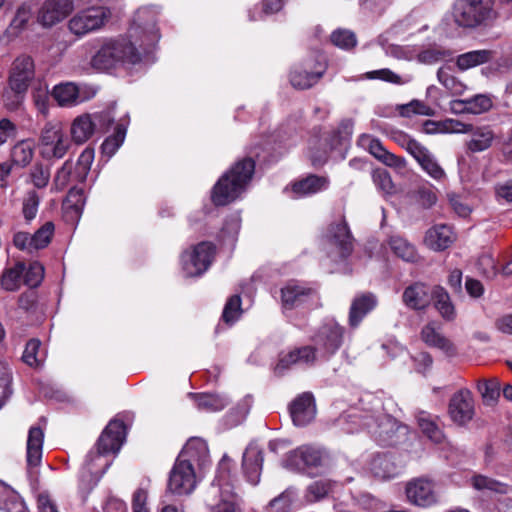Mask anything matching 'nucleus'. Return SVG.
<instances>
[{
  "mask_svg": "<svg viewBox=\"0 0 512 512\" xmlns=\"http://www.w3.org/2000/svg\"><path fill=\"white\" fill-rule=\"evenodd\" d=\"M315 359V349L311 346H305L283 355L279 360L277 368H287L292 364H312Z\"/></svg>",
  "mask_w": 512,
  "mask_h": 512,
  "instance_id": "obj_36",
  "label": "nucleus"
},
{
  "mask_svg": "<svg viewBox=\"0 0 512 512\" xmlns=\"http://www.w3.org/2000/svg\"><path fill=\"white\" fill-rule=\"evenodd\" d=\"M449 415L453 422L464 425L474 416V401L468 390H460L450 399Z\"/></svg>",
  "mask_w": 512,
  "mask_h": 512,
  "instance_id": "obj_21",
  "label": "nucleus"
},
{
  "mask_svg": "<svg viewBox=\"0 0 512 512\" xmlns=\"http://www.w3.org/2000/svg\"><path fill=\"white\" fill-rule=\"evenodd\" d=\"M40 153L46 159H61L71 147V140L60 123H46L39 138Z\"/></svg>",
  "mask_w": 512,
  "mask_h": 512,
  "instance_id": "obj_6",
  "label": "nucleus"
},
{
  "mask_svg": "<svg viewBox=\"0 0 512 512\" xmlns=\"http://www.w3.org/2000/svg\"><path fill=\"white\" fill-rule=\"evenodd\" d=\"M215 254V246L210 242H201L192 251L181 256L183 270L187 276H198L210 266Z\"/></svg>",
  "mask_w": 512,
  "mask_h": 512,
  "instance_id": "obj_9",
  "label": "nucleus"
},
{
  "mask_svg": "<svg viewBox=\"0 0 512 512\" xmlns=\"http://www.w3.org/2000/svg\"><path fill=\"white\" fill-rule=\"evenodd\" d=\"M374 184L384 193L391 194L394 191V184L389 172L385 169H375L372 173Z\"/></svg>",
  "mask_w": 512,
  "mask_h": 512,
  "instance_id": "obj_58",
  "label": "nucleus"
},
{
  "mask_svg": "<svg viewBox=\"0 0 512 512\" xmlns=\"http://www.w3.org/2000/svg\"><path fill=\"white\" fill-rule=\"evenodd\" d=\"M399 428L400 425L398 422L393 417L386 415L380 419L374 434L382 442L390 444L392 443L393 436L399 430Z\"/></svg>",
  "mask_w": 512,
  "mask_h": 512,
  "instance_id": "obj_48",
  "label": "nucleus"
},
{
  "mask_svg": "<svg viewBox=\"0 0 512 512\" xmlns=\"http://www.w3.org/2000/svg\"><path fill=\"white\" fill-rule=\"evenodd\" d=\"M34 149L29 141H21L17 143L11 152L12 161L18 166L25 167L33 159Z\"/></svg>",
  "mask_w": 512,
  "mask_h": 512,
  "instance_id": "obj_49",
  "label": "nucleus"
},
{
  "mask_svg": "<svg viewBox=\"0 0 512 512\" xmlns=\"http://www.w3.org/2000/svg\"><path fill=\"white\" fill-rule=\"evenodd\" d=\"M190 395L194 399L197 408L203 411H220L224 409L228 404L227 399L224 396L218 394L195 393Z\"/></svg>",
  "mask_w": 512,
  "mask_h": 512,
  "instance_id": "obj_41",
  "label": "nucleus"
},
{
  "mask_svg": "<svg viewBox=\"0 0 512 512\" xmlns=\"http://www.w3.org/2000/svg\"><path fill=\"white\" fill-rule=\"evenodd\" d=\"M325 72V65L315 59H307L290 73V82L298 89H308L315 85Z\"/></svg>",
  "mask_w": 512,
  "mask_h": 512,
  "instance_id": "obj_14",
  "label": "nucleus"
},
{
  "mask_svg": "<svg viewBox=\"0 0 512 512\" xmlns=\"http://www.w3.org/2000/svg\"><path fill=\"white\" fill-rule=\"evenodd\" d=\"M73 0H46L38 13V21L51 27L65 19L73 10Z\"/></svg>",
  "mask_w": 512,
  "mask_h": 512,
  "instance_id": "obj_20",
  "label": "nucleus"
},
{
  "mask_svg": "<svg viewBox=\"0 0 512 512\" xmlns=\"http://www.w3.org/2000/svg\"><path fill=\"white\" fill-rule=\"evenodd\" d=\"M329 489L330 486L328 483L316 481L308 487L306 498L310 502L318 501L328 494Z\"/></svg>",
  "mask_w": 512,
  "mask_h": 512,
  "instance_id": "obj_62",
  "label": "nucleus"
},
{
  "mask_svg": "<svg viewBox=\"0 0 512 512\" xmlns=\"http://www.w3.org/2000/svg\"><path fill=\"white\" fill-rule=\"evenodd\" d=\"M141 61V53L135 45L126 40H110L102 45L92 58L98 69H111L118 63L136 64Z\"/></svg>",
  "mask_w": 512,
  "mask_h": 512,
  "instance_id": "obj_5",
  "label": "nucleus"
},
{
  "mask_svg": "<svg viewBox=\"0 0 512 512\" xmlns=\"http://www.w3.org/2000/svg\"><path fill=\"white\" fill-rule=\"evenodd\" d=\"M46 353L41 350V342L38 339H31L27 342L23 352V361L33 368H39L45 361Z\"/></svg>",
  "mask_w": 512,
  "mask_h": 512,
  "instance_id": "obj_43",
  "label": "nucleus"
},
{
  "mask_svg": "<svg viewBox=\"0 0 512 512\" xmlns=\"http://www.w3.org/2000/svg\"><path fill=\"white\" fill-rule=\"evenodd\" d=\"M25 265L18 262L14 267L5 269L1 277V286L7 291H15L20 287Z\"/></svg>",
  "mask_w": 512,
  "mask_h": 512,
  "instance_id": "obj_46",
  "label": "nucleus"
},
{
  "mask_svg": "<svg viewBox=\"0 0 512 512\" xmlns=\"http://www.w3.org/2000/svg\"><path fill=\"white\" fill-rule=\"evenodd\" d=\"M358 145L367 150L377 160L384 165L394 169L402 170L406 168L407 162L405 158L399 157L389 152L382 144V142L369 134H362L359 136Z\"/></svg>",
  "mask_w": 512,
  "mask_h": 512,
  "instance_id": "obj_15",
  "label": "nucleus"
},
{
  "mask_svg": "<svg viewBox=\"0 0 512 512\" xmlns=\"http://www.w3.org/2000/svg\"><path fill=\"white\" fill-rule=\"evenodd\" d=\"M157 15L156 7L140 8L136 14L135 26L130 30L133 37H137L140 30L143 32L139 45L145 52L152 49L160 39L159 30L156 28Z\"/></svg>",
  "mask_w": 512,
  "mask_h": 512,
  "instance_id": "obj_8",
  "label": "nucleus"
},
{
  "mask_svg": "<svg viewBox=\"0 0 512 512\" xmlns=\"http://www.w3.org/2000/svg\"><path fill=\"white\" fill-rule=\"evenodd\" d=\"M84 191L81 188H72L64 201V209L73 216L79 217L85 206Z\"/></svg>",
  "mask_w": 512,
  "mask_h": 512,
  "instance_id": "obj_47",
  "label": "nucleus"
},
{
  "mask_svg": "<svg viewBox=\"0 0 512 512\" xmlns=\"http://www.w3.org/2000/svg\"><path fill=\"white\" fill-rule=\"evenodd\" d=\"M39 206V197L35 191L27 194L23 203V214L26 220L30 221L35 218Z\"/></svg>",
  "mask_w": 512,
  "mask_h": 512,
  "instance_id": "obj_61",
  "label": "nucleus"
},
{
  "mask_svg": "<svg viewBox=\"0 0 512 512\" xmlns=\"http://www.w3.org/2000/svg\"><path fill=\"white\" fill-rule=\"evenodd\" d=\"M24 272L23 281L31 288L39 286L44 278V267L37 261L30 263Z\"/></svg>",
  "mask_w": 512,
  "mask_h": 512,
  "instance_id": "obj_56",
  "label": "nucleus"
},
{
  "mask_svg": "<svg viewBox=\"0 0 512 512\" xmlns=\"http://www.w3.org/2000/svg\"><path fill=\"white\" fill-rule=\"evenodd\" d=\"M178 458H184L190 463H196L199 468L210 464L209 449L207 443L201 438H191L187 441Z\"/></svg>",
  "mask_w": 512,
  "mask_h": 512,
  "instance_id": "obj_28",
  "label": "nucleus"
},
{
  "mask_svg": "<svg viewBox=\"0 0 512 512\" xmlns=\"http://www.w3.org/2000/svg\"><path fill=\"white\" fill-rule=\"evenodd\" d=\"M34 76L35 65L30 56L21 55L14 60L8 79L9 90L3 95L4 104L8 109L15 110L21 105Z\"/></svg>",
  "mask_w": 512,
  "mask_h": 512,
  "instance_id": "obj_3",
  "label": "nucleus"
},
{
  "mask_svg": "<svg viewBox=\"0 0 512 512\" xmlns=\"http://www.w3.org/2000/svg\"><path fill=\"white\" fill-rule=\"evenodd\" d=\"M255 171L252 158H244L236 162L212 189L211 199L217 206H225L235 201L246 190Z\"/></svg>",
  "mask_w": 512,
  "mask_h": 512,
  "instance_id": "obj_2",
  "label": "nucleus"
},
{
  "mask_svg": "<svg viewBox=\"0 0 512 512\" xmlns=\"http://www.w3.org/2000/svg\"><path fill=\"white\" fill-rule=\"evenodd\" d=\"M405 148L432 179L442 181L446 178L444 169L426 147L414 139H408Z\"/></svg>",
  "mask_w": 512,
  "mask_h": 512,
  "instance_id": "obj_13",
  "label": "nucleus"
},
{
  "mask_svg": "<svg viewBox=\"0 0 512 512\" xmlns=\"http://www.w3.org/2000/svg\"><path fill=\"white\" fill-rule=\"evenodd\" d=\"M31 180L37 188H44L47 186L50 179V170L45 168L42 164H35L31 169Z\"/></svg>",
  "mask_w": 512,
  "mask_h": 512,
  "instance_id": "obj_60",
  "label": "nucleus"
},
{
  "mask_svg": "<svg viewBox=\"0 0 512 512\" xmlns=\"http://www.w3.org/2000/svg\"><path fill=\"white\" fill-rule=\"evenodd\" d=\"M452 56V53L449 50H446L441 47H430L428 49H425L421 51L417 59L419 62L423 64H434L437 63L443 59L449 58Z\"/></svg>",
  "mask_w": 512,
  "mask_h": 512,
  "instance_id": "obj_54",
  "label": "nucleus"
},
{
  "mask_svg": "<svg viewBox=\"0 0 512 512\" xmlns=\"http://www.w3.org/2000/svg\"><path fill=\"white\" fill-rule=\"evenodd\" d=\"M434 307L446 321H453L456 318V309L451 301L448 292L441 286H434L433 299Z\"/></svg>",
  "mask_w": 512,
  "mask_h": 512,
  "instance_id": "obj_35",
  "label": "nucleus"
},
{
  "mask_svg": "<svg viewBox=\"0 0 512 512\" xmlns=\"http://www.w3.org/2000/svg\"><path fill=\"white\" fill-rule=\"evenodd\" d=\"M126 437V427L123 421L118 419L111 420L101 433L95 450H91L87 456L81 475L82 481L86 477V473L90 474L94 484L105 473L109 463L103 461V457L108 454H116L119 452Z\"/></svg>",
  "mask_w": 512,
  "mask_h": 512,
  "instance_id": "obj_1",
  "label": "nucleus"
},
{
  "mask_svg": "<svg viewBox=\"0 0 512 512\" xmlns=\"http://www.w3.org/2000/svg\"><path fill=\"white\" fill-rule=\"evenodd\" d=\"M44 431L40 426H32L28 432L26 461L29 470L40 465L42 460V448Z\"/></svg>",
  "mask_w": 512,
  "mask_h": 512,
  "instance_id": "obj_30",
  "label": "nucleus"
},
{
  "mask_svg": "<svg viewBox=\"0 0 512 512\" xmlns=\"http://www.w3.org/2000/svg\"><path fill=\"white\" fill-rule=\"evenodd\" d=\"M32 15V10L29 5H22L17 9V12L11 21V28L21 30L28 23Z\"/></svg>",
  "mask_w": 512,
  "mask_h": 512,
  "instance_id": "obj_64",
  "label": "nucleus"
},
{
  "mask_svg": "<svg viewBox=\"0 0 512 512\" xmlns=\"http://www.w3.org/2000/svg\"><path fill=\"white\" fill-rule=\"evenodd\" d=\"M421 340L428 346L442 350L447 355H455L453 343L440 333L435 322H429L423 326L420 332Z\"/></svg>",
  "mask_w": 512,
  "mask_h": 512,
  "instance_id": "obj_32",
  "label": "nucleus"
},
{
  "mask_svg": "<svg viewBox=\"0 0 512 512\" xmlns=\"http://www.w3.org/2000/svg\"><path fill=\"white\" fill-rule=\"evenodd\" d=\"M193 464L184 458H177L170 472L168 490L177 495L190 494L196 487Z\"/></svg>",
  "mask_w": 512,
  "mask_h": 512,
  "instance_id": "obj_10",
  "label": "nucleus"
},
{
  "mask_svg": "<svg viewBox=\"0 0 512 512\" xmlns=\"http://www.w3.org/2000/svg\"><path fill=\"white\" fill-rule=\"evenodd\" d=\"M407 500L416 506L429 507L438 501L435 483L427 477L413 478L406 483Z\"/></svg>",
  "mask_w": 512,
  "mask_h": 512,
  "instance_id": "obj_11",
  "label": "nucleus"
},
{
  "mask_svg": "<svg viewBox=\"0 0 512 512\" xmlns=\"http://www.w3.org/2000/svg\"><path fill=\"white\" fill-rule=\"evenodd\" d=\"M263 460V453L257 446L250 445L246 448L242 467L246 479L252 485H257L260 482Z\"/></svg>",
  "mask_w": 512,
  "mask_h": 512,
  "instance_id": "obj_26",
  "label": "nucleus"
},
{
  "mask_svg": "<svg viewBox=\"0 0 512 512\" xmlns=\"http://www.w3.org/2000/svg\"><path fill=\"white\" fill-rule=\"evenodd\" d=\"M403 469V464L389 454H378L370 462V471L380 479L386 480L397 477Z\"/></svg>",
  "mask_w": 512,
  "mask_h": 512,
  "instance_id": "obj_25",
  "label": "nucleus"
},
{
  "mask_svg": "<svg viewBox=\"0 0 512 512\" xmlns=\"http://www.w3.org/2000/svg\"><path fill=\"white\" fill-rule=\"evenodd\" d=\"M365 78L369 80H381L397 85L403 84L401 76L388 68L366 72Z\"/></svg>",
  "mask_w": 512,
  "mask_h": 512,
  "instance_id": "obj_59",
  "label": "nucleus"
},
{
  "mask_svg": "<svg viewBox=\"0 0 512 512\" xmlns=\"http://www.w3.org/2000/svg\"><path fill=\"white\" fill-rule=\"evenodd\" d=\"M496 200L499 203L512 202V179L502 181L494 186Z\"/></svg>",
  "mask_w": 512,
  "mask_h": 512,
  "instance_id": "obj_63",
  "label": "nucleus"
},
{
  "mask_svg": "<svg viewBox=\"0 0 512 512\" xmlns=\"http://www.w3.org/2000/svg\"><path fill=\"white\" fill-rule=\"evenodd\" d=\"M100 115L82 114L76 117L71 124V138L76 144L88 141L95 132L96 122Z\"/></svg>",
  "mask_w": 512,
  "mask_h": 512,
  "instance_id": "obj_31",
  "label": "nucleus"
},
{
  "mask_svg": "<svg viewBox=\"0 0 512 512\" xmlns=\"http://www.w3.org/2000/svg\"><path fill=\"white\" fill-rule=\"evenodd\" d=\"M417 422L422 433L431 441L440 443L443 440L444 434L439 427L436 418L431 414L425 411H420L417 414Z\"/></svg>",
  "mask_w": 512,
  "mask_h": 512,
  "instance_id": "obj_40",
  "label": "nucleus"
},
{
  "mask_svg": "<svg viewBox=\"0 0 512 512\" xmlns=\"http://www.w3.org/2000/svg\"><path fill=\"white\" fill-rule=\"evenodd\" d=\"M54 224L50 221L45 222L33 235L32 240L35 251L48 246L54 234Z\"/></svg>",
  "mask_w": 512,
  "mask_h": 512,
  "instance_id": "obj_53",
  "label": "nucleus"
},
{
  "mask_svg": "<svg viewBox=\"0 0 512 512\" xmlns=\"http://www.w3.org/2000/svg\"><path fill=\"white\" fill-rule=\"evenodd\" d=\"M286 466L298 471L319 467L323 463L321 449L303 445L291 451L285 460Z\"/></svg>",
  "mask_w": 512,
  "mask_h": 512,
  "instance_id": "obj_17",
  "label": "nucleus"
},
{
  "mask_svg": "<svg viewBox=\"0 0 512 512\" xmlns=\"http://www.w3.org/2000/svg\"><path fill=\"white\" fill-rule=\"evenodd\" d=\"M437 78L451 95H462L467 88L461 80L450 72L449 68L441 67L437 72Z\"/></svg>",
  "mask_w": 512,
  "mask_h": 512,
  "instance_id": "obj_44",
  "label": "nucleus"
},
{
  "mask_svg": "<svg viewBox=\"0 0 512 512\" xmlns=\"http://www.w3.org/2000/svg\"><path fill=\"white\" fill-rule=\"evenodd\" d=\"M52 97L61 107L76 106L90 98L88 95H84L80 88L72 82L60 83L54 86Z\"/></svg>",
  "mask_w": 512,
  "mask_h": 512,
  "instance_id": "obj_27",
  "label": "nucleus"
},
{
  "mask_svg": "<svg viewBox=\"0 0 512 512\" xmlns=\"http://www.w3.org/2000/svg\"><path fill=\"white\" fill-rule=\"evenodd\" d=\"M493 58V51L483 49L463 53L457 57V67L464 71L489 62Z\"/></svg>",
  "mask_w": 512,
  "mask_h": 512,
  "instance_id": "obj_39",
  "label": "nucleus"
},
{
  "mask_svg": "<svg viewBox=\"0 0 512 512\" xmlns=\"http://www.w3.org/2000/svg\"><path fill=\"white\" fill-rule=\"evenodd\" d=\"M378 305V298L372 292L357 294L351 301L348 313V326L357 329L364 318Z\"/></svg>",
  "mask_w": 512,
  "mask_h": 512,
  "instance_id": "obj_19",
  "label": "nucleus"
},
{
  "mask_svg": "<svg viewBox=\"0 0 512 512\" xmlns=\"http://www.w3.org/2000/svg\"><path fill=\"white\" fill-rule=\"evenodd\" d=\"M110 10L103 6H92L78 11L68 22L70 32L77 37L101 29L110 18Z\"/></svg>",
  "mask_w": 512,
  "mask_h": 512,
  "instance_id": "obj_7",
  "label": "nucleus"
},
{
  "mask_svg": "<svg viewBox=\"0 0 512 512\" xmlns=\"http://www.w3.org/2000/svg\"><path fill=\"white\" fill-rule=\"evenodd\" d=\"M477 389L485 405H495L500 397V381L497 378L479 380Z\"/></svg>",
  "mask_w": 512,
  "mask_h": 512,
  "instance_id": "obj_42",
  "label": "nucleus"
},
{
  "mask_svg": "<svg viewBox=\"0 0 512 512\" xmlns=\"http://www.w3.org/2000/svg\"><path fill=\"white\" fill-rule=\"evenodd\" d=\"M455 103L463 105L462 110L472 114L484 113L492 107L491 98L485 94H478L472 98L456 101Z\"/></svg>",
  "mask_w": 512,
  "mask_h": 512,
  "instance_id": "obj_45",
  "label": "nucleus"
},
{
  "mask_svg": "<svg viewBox=\"0 0 512 512\" xmlns=\"http://www.w3.org/2000/svg\"><path fill=\"white\" fill-rule=\"evenodd\" d=\"M229 460L223 458L219 464L218 472L214 480V484L218 486L222 494L228 498L224 499L213 507L212 512H236L235 503L231 499L233 496L229 477Z\"/></svg>",
  "mask_w": 512,
  "mask_h": 512,
  "instance_id": "obj_22",
  "label": "nucleus"
},
{
  "mask_svg": "<svg viewBox=\"0 0 512 512\" xmlns=\"http://www.w3.org/2000/svg\"><path fill=\"white\" fill-rule=\"evenodd\" d=\"M434 287L423 282H414L407 286L402 294V302L404 305L415 311L426 310L433 299Z\"/></svg>",
  "mask_w": 512,
  "mask_h": 512,
  "instance_id": "obj_18",
  "label": "nucleus"
},
{
  "mask_svg": "<svg viewBox=\"0 0 512 512\" xmlns=\"http://www.w3.org/2000/svg\"><path fill=\"white\" fill-rule=\"evenodd\" d=\"M282 304L285 309L308 305L318 307L319 295L314 288L300 284H288L281 290Z\"/></svg>",
  "mask_w": 512,
  "mask_h": 512,
  "instance_id": "obj_12",
  "label": "nucleus"
},
{
  "mask_svg": "<svg viewBox=\"0 0 512 512\" xmlns=\"http://www.w3.org/2000/svg\"><path fill=\"white\" fill-rule=\"evenodd\" d=\"M295 500L293 490L287 489L272 499L266 506L267 512H289Z\"/></svg>",
  "mask_w": 512,
  "mask_h": 512,
  "instance_id": "obj_50",
  "label": "nucleus"
},
{
  "mask_svg": "<svg viewBox=\"0 0 512 512\" xmlns=\"http://www.w3.org/2000/svg\"><path fill=\"white\" fill-rule=\"evenodd\" d=\"M471 132V138L466 143L468 151L472 153L483 152L491 147L494 133L489 127H479Z\"/></svg>",
  "mask_w": 512,
  "mask_h": 512,
  "instance_id": "obj_37",
  "label": "nucleus"
},
{
  "mask_svg": "<svg viewBox=\"0 0 512 512\" xmlns=\"http://www.w3.org/2000/svg\"><path fill=\"white\" fill-rule=\"evenodd\" d=\"M126 128L118 125L114 134L108 137L101 145L102 152L107 156H113L124 142Z\"/></svg>",
  "mask_w": 512,
  "mask_h": 512,
  "instance_id": "obj_51",
  "label": "nucleus"
},
{
  "mask_svg": "<svg viewBox=\"0 0 512 512\" xmlns=\"http://www.w3.org/2000/svg\"><path fill=\"white\" fill-rule=\"evenodd\" d=\"M292 420L297 426L310 423L316 414V407L312 394L303 393L298 396L290 406Z\"/></svg>",
  "mask_w": 512,
  "mask_h": 512,
  "instance_id": "obj_24",
  "label": "nucleus"
},
{
  "mask_svg": "<svg viewBox=\"0 0 512 512\" xmlns=\"http://www.w3.org/2000/svg\"><path fill=\"white\" fill-rule=\"evenodd\" d=\"M94 160V149L92 148H85L82 153L80 154L77 165H76V172L75 177L78 181H84L90 171L91 165Z\"/></svg>",
  "mask_w": 512,
  "mask_h": 512,
  "instance_id": "obj_52",
  "label": "nucleus"
},
{
  "mask_svg": "<svg viewBox=\"0 0 512 512\" xmlns=\"http://www.w3.org/2000/svg\"><path fill=\"white\" fill-rule=\"evenodd\" d=\"M456 240L452 227L446 224H437L427 230L424 243L433 251H443L449 248Z\"/></svg>",
  "mask_w": 512,
  "mask_h": 512,
  "instance_id": "obj_23",
  "label": "nucleus"
},
{
  "mask_svg": "<svg viewBox=\"0 0 512 512\" xmlns=\"http://www.w3.org/2000/svg\"><path fill=\"white\" fill-rule=\"evenodd\" d=\"M328 186L329 179L327 177L311 174L293 183L292 191L296 196L303 197L325 190Z\"/></svg>",
  "mask_w": 512,
  "mask_h": 512,
  "instance_id": "obj_33",
  "label": "nucleus"
},
{
  "mask_svg": "<svg viewBox=\"0 0 512 512\" xmlns=\"http://www.w3.org/2000/svg\"><path fill=\"white\" fill-rule=\"evenodd\" d=\"M345 328L335 320L325 322L314 336L315 344L328 355H333L342 345Z\"/></svg>",
  "mask_w": 512,
  "mask_h": 512,
  "instance_id": "obj_16",
  "label": "nucleus"
},
{
  "mask_svg": "<svg viewBox=\"0 0 512 512\" xmlns=\"http://www.w3.org/2000/svg\"><path fill=\"white\" fill-rule=\"evenodd\" d=\"M497 17L495 0H457L453 7V18L462 27L489 25Z\"/></svg>",
  "mask_w": 512,
  "mask_h": 512,
  "instance_id": "obj_4",
  "label": "nucleus"
},
{
  "mask_svg": "<svg viewBox=\"0 0 512 512\" xmlns=\"http://www.w3.org/2000/svg\"><path fill=\"white\" fill-rule=\"evenodd\" d=\"M387 244L393 254L405 262L416 263L420 260L415 246L399 235L391 236Z\"/></svg>",
  "mask_w": 512,
  "mask_h": 512,
  "instance_id": "obj_34",
  "label": "nucleus"
},
{
  "mask_svg": "<svg viewBox=\"0 0 512 512\" xmlns=\"http://www.w3.org/2000/svg\"><path fill=\"white\" fill-rule=\"evenodd\" d=\"M332 43L342 49L353 48L356 43V36L349 30L339 29L331 34Z\"/></svg>",
  "mask_w": 512,
  "mask_h": 512,
  "instance_id": "obj_57",
  "label": "nucleus"
},
{
  "mask_svg": "<svg viewBox=\"0 0 512 512\" xmlns=\"http://www.w3.org/2000/svg\"><path fill=\"white\" fill-rule=\"evenodd\" d=\"M470 484L477 491H488L498 494H507L511 491V487L508 484L482 474L473 475L470 479Z\"/></svg>",
  "mask_w": 512,
  "mask_h": 512,
  "instance_id": "obj_38",
  "label": "nucleus"
},
{
  "mask_svg": "<svg viewBox=\"0 0 512 512\" xmlns=\"http://www.w3.org/2000/svg\"><path fill=\"white\" fill-rule=\"evenodd\" d=\"M241 313V298L239 295H233L224 306L222 319L227 324H233L240 317Z\"/></svg>",
  "mask_w": 512,
  "mask_h": 512,
  "instance_id": "obj_55",
  "label": "nucleus"
},
{
  "mask_svg": "<svg viewBox=\"0 0 512 512\" xmlns=\"http://www.w3.org/2000/svg\"><path fill=\"white\" fill-rule=\"evenodd\" d=\"M327 238L331 244L338 247L339 255L341 257H346L351 253L353 248V239L345 221H339L331 224Z\"/></svg>",
  "mask_w": 512,
  "mask_h": 512,
  "instance_id": "obj_29",
  "label": "nucleus"
}]
</instances>
